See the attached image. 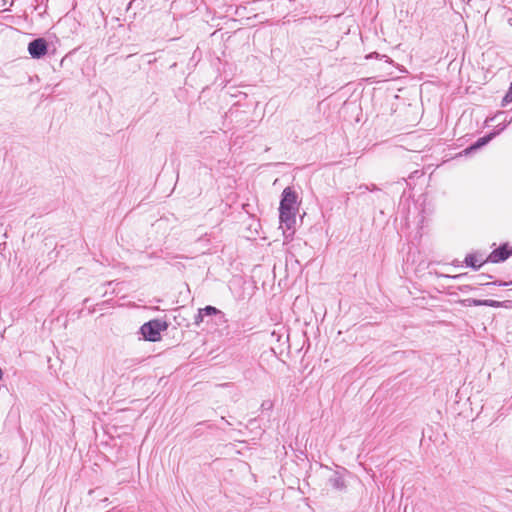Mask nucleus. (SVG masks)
<instances>
[{
    "instance_id": "9d476101",
    "label": "nucleus",
    "mask_w": 512,
    "mask_h": 512,
    "mask_svg": "<svg viewBox=\"0 0 512 512\" xmlns=\"http://www.w3.org/2000/svg\"><path fill=\"white\" fill-rule=\"evenodd\" d=\"M136 365V361L134 359H124L121 363V367L117 368V372L123 373V370L130 369Z\"/></svg>"
},
{
    "instance_id": "9b49d317",
    "label": "nucleus",
    "mask_w": 512,
    "mask_h": 512,
    "mask_svg": "<svg viewBox=\"0 0 512 512\" xmlns=\"http://www.w3.org/2000/svg\"><path fill=\"white\" fill-rule=\"evenodd\" d=\"M510 102H512V82H511L508 92L506 93V95L504 96V98L502 100V106H506Z\"/></svg>"
},
{
    "instance_id": "7ed1b4c3",
    "label": "nucleus",
    "mask_w": 512,
    "mask_h": 512,
    "mask_svg": "<svg viewBox=\"0 0 512 512\" xmlns=\"http://www.w3.org/2000/svg\"><path fill=\"white\" fill-rule=\"evenodd\" d=\"M47 42L43 38H37L28 45V52L32 58L39 59L47 53Z\"/></svg>"
},
{
    "instance_id": "4468645a",
    "label": "nucleus",
    "mask_w": 512,
    "mask_h": 512,
    "mask_svg": "<svg viewBox=\"0 0 512 512\" xmlns=\"http://www.w3.org/2000/svg\"><path fill=\"white\" fill-rule=\"evenodd\" d=\"M493 285H499V286H507V285H510L512 284V282H493L492 283Z\"/></svg>"
},
{
    "instance_id": "39448f33",
    "label": "nucleus",
    "mask_w": 512,
    "mask_h": 512,
    "mask_svg": "<svg viewBox=\"0 0 512 512\" xmlns=\"http://www.w3.org/2000/svg\"><path fill=\"white\" fill-rule=\"evenodd\" d=\"M510 251L507 250L506 245H502L499 248L493 250L488 256L486 261L492 263H499L505 261L510 256Z\"/></svg>"
},
{
    "instance_id": "f03ea898",
    "label": "nucleus",
    "mask_w": 512,
    "mask_h": 512,
    "mask_svg": "<svg viewBox=\"0 0 512 512\" xmlns=\"http://www.w3.org/2000/svg\"><path fill=\"white\" fill-rule=\"evenodd\" d=\"M298 196L291 187H286L282 192V198L280 201V207L285 210L292 209L298 211L299 203L297 201Z\"/></svg>"
},
{
    "instance_id": "0eeeda50",
    "label": "nucleus",
    "mask_w": 512,
    "mask_h": 512,
    "mask_svg": "<svg viewBox=\"0 0 512 512\" xmlns=\"http://www.w3.org/2000/svg\"><path fill=\"white\" fill-rule=\"evenodd\" d=\"M465 264L475 270L479 269L482 264H484L486 261H479L476 257V255H473V254H468L466 257H465Z\"/></svg>"
},
{
    "instance_id": "1a4fd4ad",
    "label": "nucleus",
    "mask_w": 512,
    "mask_h": 512,
    "mask_svg": "<svg viewBox=\"0 0 512 512\" xmlns=\"http://www.w3.org/2000/svg\"><path fill=\"white\" fill-rule=\"evenodd\" d=\"M201 313H204V315L210 316V315H219L220 318H224V314L218 310L217 308L213 306H206L203 309H199L198 317H201Z\"/></svg>"
},
{
    "instance_id": "f3484780",
    "label": "nucleus",
    "mask_w": 512,
    "mask_h": 512,
    "mask_svg": "<svg viewBox=\"0 0 512 512\" xmlns=\"http://www.w3.org/2000/svg\"><path fill=\"white\" fill-rule=\"evenodd\" d=\"M3 378V371L2 369L0 368V380Z\"/></svg>"
},
{
    "instance_id": "6ab92c4d",
    "label": "nucleus",
    "mask_w": 512,
    "mask_h": 512,
    "mask_svg": "<svg viewBox=\"0 0 512 512\" xmlns=\"http://www.w3.org/2000/svg\"><path fill=\"white\" fill-rule=\"evenodd\" d=\"M471 0H468V2H470Z\"/></svg>"
},
{
    "instance_id": "6e6552de",
    "label": "nucleus",
    "mask_w": 512,
    "mask_h": 512,
    "mask_svg": "<svg viewBox=\"0 0 512 512\" xmlns=\"http://www.w3.org/2000/svg\"><path fill=\"white\" fill-rule=\"evenodd\" d=\"M329 483L336 490H343L346 487L344 479L338 474H334L330 477Z\"/></svg>"
},
{
    "instance_id": "20e7f679",
    "label": "nucleus",
    "mask_w": 512,
    "mask_h": 512,
    "mask_svg": "<svg viewBox=\"0 0 512 512\" xmlns=\"http://www.w3.org/2000/svg\"><path fill=\"white\" fill-rule=\"evenodd\" d=\"M298 211L289 209L285 210L279 207V219L281 225H284L287 229H291L296 222V213Z\"/></svg>"
},
{
    "instance_id": "2eb2a0df",
    "label": "nucleus",
    "mask_w": 512,
    "mask_h": 512,
    "mask_svg": "<svg viewBox=\"0 0 512 512\" xmlns=\"http://www.w3.org/2000/svg\"><path fill=\"white\" fill-rule=\"evenodd\" d=\"M203 315L204 313H201V317H198V315L195 317V324H199L201 321H203Z\"/></svg>"
},
{
    "instance_id": "f8f14e48",
    "label": "nucleus",
    "mask_w": 512,
    "mask_h": 512,
    "mask_svg": "<svg viewBox=\"0 0 512 512\" xmlns=\"http://www.w3.org/2000/svg\"><path fill=\"white\" fill-rule=\"evenodd\" d=\"M484 306L498 308L502 306V303L495 300H484Z\"/></svg>"
},
{
    "instance_id": "a211bd4d",
    "label": "nucleus",
    "mask_w": 512,
    "mask_h": 512,
    "mask_svg": "<svg viewBox=\"0 0 512 512\" xmlns=\"http://www.w3.org/2000/svg\"><path fill=\"white\" fill-rule=\"evenodd\" d=\"M512 122V118L508 121V124Z\"/></svg>"
},
{
    "instance_id": "f257e3e1",
    "label": "nucleus",
    "mask_w": 512,
    "mask_h": 512,
    "mask_svg": "<svg viewBox=\"0 0 512 512\" xmlns=\"http://www.w3.org/2000/svg\"><path fill=\"white\" fill-rule=\"evenodd\" d=\"M167 327L168 325L165 321L154 319L144 323L141 326L140 331L144 339L155 342L160 339L161 331L166 330Z\"/></svg>"
},
{
    "instance_id": "ddd939ff",
    "label": "nucleus",
    "mask_w": 512,
    "mask_h": 512,
    "mask_svg": "<svg viewBox=\"0 0 512 512\" xmlns=\"http://www.w3.org/2000/svg\"><path fill=\"white\" fill-rule=\"evenodd\" d=\"M465 301L468 302L469 306H484V300L467 299Z\"/></svg>"
},
{
    "instance_id": "dca6fc26",
    "label": "nucleus",
    "mask_w": 512,
    "mask_h": 512,
    "mask_svg": "<svg viewBox=\"0 0 512 512\" xmlns=\"http://www.w3.org/2000/svg\"><path fill=\"white\" fill-rule=\"evenodd\" d=\"M366 190L370 189L372 191L377 190V187L375 185L372 186V188H368V186L364 187Z\"/></svg>"
},
{
    "instance_id": "423d86ee",
    "label": "nucleus",
    "mask_w": 512,
    "mask_h": 512,
    "mask_svg": "<svg viewBox=\"0 0 512 512\" xmlns=\"http://www.w3.org/2000/svg\"><path fill=\"white\" fill-rule=\"evenodd\" d=\"M506 125H503L498 131L492 132L484 137L479 138L473 145H471L469 148L465 150V153H469L471 151H474L476 149L481 148L482 146L486 145L488 142H490L500 131L504 130Z\"/></svg>"
}]
</instances>
